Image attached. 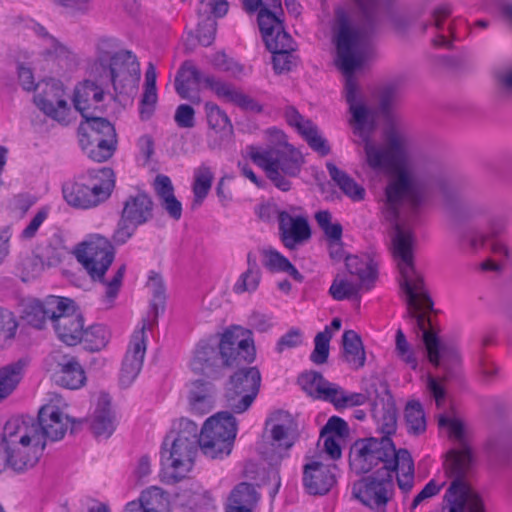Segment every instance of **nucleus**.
Segmentation results:
<instances>
[{"mask_svg":"<svg viewBox=\"0 0 512 512\" xmlns=\"http://www.w3.org/2000/svg\"><path fill=\"white\" fill-rule=\"evenodd\" d=\"M428 197L426 187L417 182L405 168H399L385 188L383 215L393 225V256L400 273L399 287L404 294L407 317L415 321L422 333L429 362L448 371L460 362L458 350L443 344L436 332L429 329L431 319L425 314L433 311L434 302L426 288L423 275L415 267L414 234L400 223L401 209L407 205L409 217H417Z\"/></svg>","mask_w":512,"mask_h":512,"instance_id":"obj_1","label":"nucleus"},{"mask_svg":"<svg viewBox=\"0 0 512 512\" xmlns=\"http://www.w3.org/2000/svg\"><path fill=\"white\" fill-rule=\"evenodd\" d=\"M332 29L337 59L346 75V101L352 114L350 123L353 125V133L364 144L366 163L373 170L394 168L400 160L397 143L393 142L391 148L373 143L371 137L375 129L374 118L371 110L357 100V83L352 77L354 71L361 68L372 53L370 37L363 29L352 27L349 14L344 7L335 9Z\"/></svg>","mask_w":512,"mask_h":512,"instance_id":"obj_2","label":"nucleus"},{"mask_svg":"<svg viewBox=\"0 0 512 512\" xmlns=\"http://www.w3.org/2000/svg\"><path fill=\"white\" fill-rule=\"evenodd\" d=\"M46 443L35 427L12 418L6 422L0 439V473L8 468L22 473L34 467L41 458Z\"/></svg>","mask_w":512,"mask_h":512,"instance_id":"obj_3","label":"nucleus"},{"mask_svg":"<svg viewBox=\"0 0 512 512\" xmlns=\"http://www.w3.org/2000/svg\"><path fill=\"white\" fill-rule=\"evenodd\" d=\"M74 254L90 278L105 285L104 301L112 303L118 295L126 267L121 265L111 280L104 281V276L115 257L111 242L101 235H92L76 246Z\"/></svg>","mask_w":512,"mask_h":512,"instance_id":"obj_4","label":"nucleus"},{"mask_svg":"<svg viewBox=\"0 0 512 512\" xmlns=\"http://www.w3.org/2000/svg\"><path fill=\"white\" fill-rule=\"evenodd\" d=\"M473 461L472 450L467 445L448 452L446 471L454 478L444 495V500L448 503V512H465L466 506L469 512H484L482 500L470 491L465 482Z\"/></svg>","mask_w":512,"mask_h":512,"instance_id":"obj_5","label":"nucleus"},{"mask_svg":"<svg viewBox=\"0 0 512 512\" xmlns=\"http://www.w3.org/2000/svg\"><path fill=\"white\" fill-rule=\"evenodd\" d=\"M252 162L264 170L273 185L283 192L291 190L290 178L297 177L304 164L302 154L289 144L282 148L260 150L251 145L247 147Z\"/></svg>","mask_w":512,"mask_h":512,"instance_id":"obj_6","label":"nucleus"},{"mask_svg":"<svg viewBox=\"0 0 512 512\" xmlns=\"http://www.w3.org/2000/svg\"><path fill=\"white\" fill-rule=\"evenodd\" d=\"M399 458L400 449L387 436L360 438L350 448V466L358 475L369 473L380 464L375 473H394Z\"/></svg>","mask_w":512,"mask_h":512,"instance_id":"obj_7","label":"nucleus"},{"mask_svg":"<svg viewBox=\"0 0 512 512\" xmlns=\"http://www.w3.org/2000/svg\"><path fill=\"white\" fill-rule=\"evenodd\" d=\"M115 186V174L111 168L88 170L73 183L63 185L67 203L76 208L89 209L107 200Z\"/></svg>","mask_w":512,"mask_h":512,"instance_id":"obj_8","label":"nucleus"},{"mask_svg":"<svg viewBox=\"0 0 512 512\" xmlns=\"http://www.w3.org/2000/svg\"><path fill=\"white\" fill-rule=\"evenodd\" d=\"M110 42V40L101 41L95 68L96 70L101 69L100 75L105 76L111 82L117 94L127 93V88H133L140 79V64L132 51L121 50L110 54L104 50V47H108Z\"/></svg>","mask_w":512,"mask_h":512,"instance_id":"obj_9","label":"nucleus"},{"mask_svg":"<svg viewBox=\"0 0 512 512\" xmlns=\"http://www.w3.org/2000/svg\"><path fill=\"white\" fill-rule=\"evenodd\" d=\"M237 435V420L229 411L209 417L200 431V449L211 459L230 455Z\"/></svg>","mask_w":512,"mask_h":512,"instance_id":"obj_10","label":"nucleus"},{"mask_svg":"<svg viewBox=\"0 0 512 512\" xmlns=\"http://www.w3.org/2000/svg\"><path fill=\"white\" fill-rule=\"evenodd\" d=\"M261 385V373L257 367L237 369L225 385L226 407L231 412H246L256 399Z\"/></svg>","mask_w":512,"mask_h":512,"instance_id":"obj_11","label":"nucleus"},{"mask_svg":"<svg viewBox=\"0 0 512 512\" xmlns=\"http://www.w3.org/2000/svg\"><path fill=\"white\" fill-rule=\"evenodd\" d=\"M153 206L152 199L144 192L129 196L123 204L120 219L112 235L114 243L125 244L139 226L149 222L153 217Z\"/></svg>","mask_w":512,"mask_h":512,"instance_id":"obj_12","label":"nucleus"},{"mask_svg":"<svg viewBox=\"0 0 512 512\" xmlns=\"http://www.w3.org/2000/svg\"><path fill=\"white\" fill-rule=\"evenodd\" d=\"M355 497L376 512H386L394 493L393 473H374L363 477L353 486Z\"/></svg>","mask_w":512,"mask_h":512,"instance_id":"obj_13","label":"nucleus"},{"mask_svg":"<svg viewBox=\"0 0 512 512\" xmlns=\"http://www.w3.org/2000/svg\"><path fill=\"white\" fill-rule=\"evenodd\" d=\"M217 345L228 366L239 367L255 360L256 350L252 332L240 326L226 329L220 335V339L217 338Z\"/></svg>","mask_w":512,"mask_h":512,"instance_id":"obj_14","label":"nucleus"},{"mask_svg":"<svg viewBox=\"0 0 512 512\" xmlns=\"http://www.w3.org/2000/svg\"><path fill=\"white\" fill-rule=\"evenodd\" d=\"M168 439L162 445V465L169 483H175L183 479L194 465L197 447L190 446L185 442L173 439L170 448L167 449Z\"/></svg>","mask_w":512,"mask_h":512,"instance_id":"obj_15","label":"nucleus"},{"mask_svg":"<svg viewBox=\"0 0 512 512\" xmlns=\"http://www.w3.org/2000/svg\"><path fill=\"white\" fill-rule=\"evenodd\" d=\"M190 367L195 374L205 376L211 380L223 376L224 369L229 366L217 345V337L201 340L196 345Z\"/></svg>","mask_w":512,"mask_h":512,"instance_id":"obj_16","label":"nucleus"},{"mask_svg":"<svg viewBox=\"0 0 512 512\" xmlns=\"http://www.w3.org/2000/svg\"><path fill=\"white\" fill-rule=\"evenodd\" d=\"M282 15L262 8L257 21L267 49L271 52L295 50L292 37L285 31Z\"/></svg>","mask_w":512,"mask_h":512,"instance_id":"obj_17","label":"nucleus"},{"mask_svg":"<svg viewBox=\"0 0 512 512\" xmlns=\"http://www.w3.org/2000/svg\"><path fill=\"white\" fill-rule=\"evenodd\" d=\"M146 350V323L143 320L141 328L133 332L122 361L120 373V383L122 386L129 387L136 380L142 370Z\"/></svg>","mask_w":512,"mask_h":512,"instance_id":"obj_18","label":"nucleus"},{"mask_svg":"<svg viewBox=\"0 0 512 512\" xmlns=\"http://www.w3.org/2000/svg\"><path fill=\"white\" fill-rule=\"evenodd\" d=\"M64 96L62 84L50 79L44 82L42 90L34 95V103L48 117L59 123H67L70 107Z\"/></svg>","mask_w":512,"mask_h":512,"instance_id":"obj_19","label":"nucleus"},{"mask_svg":"<svg viewBox=\"0 0 512 512\" xmlns=\"http://www.w3.org/2000/svg\"><path fill=\"white\" fill-rule=\"evenodd\" d=\"M74 422L75 421L65 415L59 407L55 405H45L39 410L38 421L28 422V427H35L37 432L41 435L42 441L46 442V439L59 441L65 436L68 425Z\"/></svg>","mask_w":512,"mask_h":512,"instance_id":"obj_20","label":"nucleus"},{"mask_svg":"<svg viewBox=\"0 0 512 512\" xmlns=\"http://www.w3.org/2000/svg\"><path fill=\"white\" fill-rule=\"evenodd\" d=\"M69 298L50 295L45 300H33L29 302L23 311V319L31 326L42 329L47 320L53 323L59 311L67 309Z\"/></svg>","mask_w":512,"mask_h":512,"instance_id":"obj_21","label":"nucleus"},{"mask_svg":"<svg viewBox=\"0 0 512 512\" xmlns=\"http://www.w3.org/2000/svg\"><path fill=\"white\" fill-rule=\"evenodd\" d=\"M278 231L281 242L290 250L311 238L308 219L303 215L291 216L287 211H278Z\"/></svg>","mask_w":512,"mask_h":512,"instance_id":"obj_22","label":"nucleus"},{"mask_svg":"<svg viewBox=\"0 0 512 512\" xmlns=\"http://www.w3.org/2000/svg\"><path fill=\"white\" fill-rule=\"evenodd\" d=\"M67 309L59 311L53 323L58 338L68 346H75L82 342L84 319L76 311L74 301L69 298Z\"/></svg>","mask_w":512,"mask_h":512,"instance_id":"obj_23","label":"nucleus"},{"mask_svg":"<svg viewBox=\"0 0 512 512\" xmlns=\"http://www.w3.org/2000/svg\"><path fill=\"white\" fill-rule=\"evenodd\" d=\"M336 465L313 461L304 465L303 485L311 495H325L336 483Z\"/></svg>","mask_w":512,"mask_h":512,"instance_id":"obj_24","label":"nucleus"},{"mask_svg":"<svg viewBox=\"0 0 512 512\" xmlns=\"http://www.w3.org/2000/svg\"><path fill=\"white\" fill-rule=\"evenodd\" d=\"M284 115L287 123L298 131V133L306 140L310 148L321 156H326L330 153V147L327 140L319 134L317 125L310 119H306L302 116L293 106H288L285 109Z\"/></svg>","mask_w":512,"mask_h":512,"instance_id":"obj_25","label":"nucleus"},{"mask_svg":"<svg viewBox=\"0 0 512 512\" xmlns=\"http://www.w3.org/2000/svg\"><path fill=\"white\" fill-rule=\"evenodd\" d=\"M205 84L210 88L219 98H223L245 111L261 113L263 106L249 95L243 93L240 89L236 88L233 84L227 83L216 79L213 76H208L205 79Z\"/></svg>","mask_w":512,"mask_h":512,"instance_id":"obj_26","label":"nucleus"},{"mask_svg":"<svg viewBox=\"0 0 512 512\" xmlns=\"http://www.w3.org/2000/svg\"><path fill=\"white\" fill-rule=\"evenodd\" d=\"M83 121L78 127L79 144L89 145L90 141H99L101 139L116 138L114 126L106 118L96 116L94 113L83 117Z\"/></svg>","mask_w":512,"mask_h":512,"instance_id":"obj_27","label":"nucleus"},{"mask_svg":"<svg viewBox=\"0 0 512 512\" xmlns=\"http://www.w3.org/2000/svg\"><path fill=\"white\" fill-rule=\"evenodd\" d=\"M198 68L192 63V61H185L177 71L175 76V90L177 94L182 98L191 101L192 103L198 104L200 97L198 94L192 95V91H195L201 81L205 82V78Z\"/></svg>","mask_w":512,"mask_h":512,"instance_id":"obj_28","label":"nucleus"},{"mask_svg":"<svg viewBox=\"0 0 512 512\" xmlns=\"http://www.w3.org/2000/svg\"><path fill=\"white\" fill-rule=\"evenodd\" d=\"M104 99V90L95 82L84 80L74 90L73 104L82 117L96 112L98 104Z\"/></svg>","mask_w":512,"mask_h":512,"instance_id":"obj_29","label":"nucleus"},{"mask_svg":"<svg viewBox=\"0 0 512 512\" xmlns=\"http://www.w3.org/2000/svg\"><path fill=\"white\" fill-rule=\"evenodd\" d=\"M91 429L96 437L109 438L116 429L115 415L111 409V398L102 393L94 411Z\"/></svg>","mask_w":512,"mask_h":512,"instance_id":"obj_30","label":"nucleus"},{"mask_svg":"<svg viewBox=\"0 0 512 512\" xmlns=\"http://www.w3.org/2000/svg\"><path fill=\"white\" fill-rule=\"evenodd\" d=\"M387 400L376 401L373 409V417L377 424V430L382 436L390 437L397 429V409L392 396L387 391Z\"/></svg>","mask_w":512,"mask_h":512,"instance_id":"obj_31","label":"nucleus"},{"mask_svg":"<svg viewBox=\"0 0 512 512\" xmlns=\"http://www.w3.org/2000/svg\"><path fill=\"white\" fill-rule=\"evenodd\" d=\"M345 264L348 272L358 277L361 287L366 290L373 287L377 279V267L372 259L353 255L346 257Z\"/></svg>","mask_w":512,"mask_h":512,"instance_id":"obj_32","label":"nucleus"},{"mask_svg":"<svg viewBox=\"0 0 512 512\" xmlns=\"http://www.w3.org/2000/svg\"><path fill=\"white\" fill-rule=\"evenodd\" d=\"M60 369L55 373V381L68 389H79L85 384V371L74 357L66 358L59 364Z\"/></svg>","mask_w":512,"mask_h":512,"instance_id":"obj_33","label":"nucleus"},{"mask_svg":"<svg viewBox=\"0 0 512 512\" xmlns=\"http://www.w3.org/2000/svg\"><path fill=\"white\" fill-rule=\"evenodd\" d=\"M343 358L352 368L365 365L366 355L360 335L354 330H346L342 335Z\"/></svg>","mask_w":512,"mask_h":512,"instance_id":"obj_34","label":"nucleus"},{"mask_svg":"<svg viewBox=\"0 0 512 512\" xmlns=\"http://www.w3.org/2000/svg\"><path fill=\"white\" fill-rule=\"evenodd\" d=\"M326 168L330 178L339 189L351 200L358 202L365 198V189L359 185L348 173L339 169L334 163L327 162Z\"/></svg>","mask_w":512,"mask_h":512,"instance_id":"obj_35","label":"nucleus"},{"mask_svg":"<svg viewBox=\"0 0 512 512\" xmlns=\"http://www.w3.org/2000/svg\"><path fill=\"white\" fill-rule=\"evenodd\" d=\"M26 364L24 359H19L0 368V402L16 389L23 378Z\"/></svg>","mask_w":512,"mask_h":512,"instance_id":"obj_36","label":"nucleus"},{"mask_svg":"<svg viewBox=\"0 0 512 512\" xmlns=\"http://www.w3.org/2000/svg\"><path fill=\"white\" fill-rule=\"evenodd\" d=\"M211 388L212 384L208 381L194 382V389L189 394L190 409L193 413L203 416L211 411L213 406Z\"/></svg>","mask_w":512,"mask_h":512,"instance_id":"obj_37","label":"nucleus"},{"mask_svg":"<svg viewBox=\"0 0 512 512\" xmlns=\"http://www.w3.org/2000/svg\"><path fill=\"white\" fill-rule=\"evenodd\" d=\"M495 95L499 101H512V61L496 66L493 70Z\"/></svg>","mask_w":512,"mask_h":512,"instance_id":"obj_38","label":"nucleus"},{"mask_svg":"<svg viewBox=\"0 0 512 512\" xmlns=\"http://www.w3.org/2000/svg\"><path fill=\"white\" fill-rule=\"evenodd\" d=\"M260 500V494L251 483L241 482L232 491L228 507H243L253 511Z\"/></svg>","mask_w":512,"mask_h":512,"instance_id":"obj_39","label":"nucleus"},{"mask_svg":"<svg viewBox=\"0 0 512 512\" xmlns=\"http://www.w3.org/2000/svg\"><path fill=\"white\" fill-rule=\"evenodd\" d=\"M451 208L454 217L459 221L487 217L490 213V207L480 200H464Z\"/></svg>","mask_w":512,"mask_h":512,"instance_id":"obj_40","label":"nucleus"},{"mask_svg":"<svg viewBox=\"0 0 512 512\" xmlns=\"http://www.w3.org/2000/svg\"><path fill=\"white\" fill-rule=\"evenodd\" d=\"M204 108L207 122L211 129L228 135L233 134L232 122L224 110L213 102H206Z\"/></svg>","mask_w":512,"mask_h":512,"instance_id":"obj_41","label":"nucleus"},{"mask_svg":"<svg viewBox=\"0 0 512 512\" xmlns=\"http://www.w3.org/2000/svg\"><path fill=\"white\" fill-rule=\"evenodd\" d=\"M89 145H80L83 152L93 161L102 163L110 159L117 148V137L113 139H101L90 141Z\"/></svg>","mask_w":512,"mask_h":512,"instance_id":"obj_42","label":"nucleus"},{"mask_svg":"<svg viewBox=\"0 0 512 512\" xmlns=\"http://www.w3.org/2000/svg\"><path fill=\"white\" fill-rule=\"evenodd\" d=\"M147 285L152 293L150 308L154 313V316L157 317L160 313H163L165 310L166 287L163 277L159 273L151 271L149 274Z\"/></svg>","mask_w":512,"mask_h":512,"instance_id":"obj_43","label":"nucleus"},{"mask_svg":"<svg viewBox=\"0 0 512 512\" xmlns=\"http://www.w3.org/2000/svg\"><path fill=\"white\" fill-rule=\"evenodd\" d=\"M140 497L146 512H170L169 496L161 488L152 486L144 490Z\"/></svg>","mask_w":512,"mask_h":512,"instance_id":"obj_44","label":"nucleus"},{"mask_svg":"<svg viewBox=\"0 0 512 512\" xmlns=\"http://www.w3.org/2000/svg\"><path fill=\"white\" fill-rule=\"evenodd\" d=\"M405 420L409 434L420 435L426 431V418L419 401H409L405 407Z\"/></svg>","mask_w":512,"mask_h":512,"instance_id":"obj_45","label":"nucleus"},{"mask_svg":"<svg viewBox=\"0 0 512 512\" xmlns=\"http://www.w3.org/2000/svg\"><path fill=\"white\" fill-rule=\"evenodd\" d=\"M213 179L214 175L210 167L206 164H201L194 170L193 194L194 201L199 205L207 197L211 189Z\"/></svg>","mask_w":512,"mask_h":512,"instance_id":"obj_46","label":"nucleus"},{"mask_svg":"<svg viewBox=\"0 0 512 512\" xmlns=\"http://www.w3.org/2000/svg\"><path fill=\"white\" fill-rule=\"evenodd\" d=\"M401 471V476H397V484L403 492H409L413 488L414 481V461L411 453L400 448V458L398 459L397 471Z\"/></svg>","mask_w":512,"mask_h":512,"instance_id":"obj_47","label":"nucleus"},{"mask_svg":"<svg viewBox=\"0 0 512 512\" xmlns=\"http://www.w3.org/2000/svg\"><path fill=\"white\" fill-rule=\"evenodd\" d=\"M110 339V332L105 325L96 324L84 329L82 342L89 351H99L104 348Z\"/></svg>","mask_w":512,"mask_h":512,"instance_id":"obj_48","label":"nucleus"},{"mask_svg":"<svg viewBox=\"0 0 512 512\" xmlns=\"http://www.w3.org/2000/svg\"><path fill=\"white\" fill-rule=\"evenodd\" d=\"M33 31L37 36L45 39L49 44V47H47L43 51L44 57H46V58L55 57V58H65V59L69 58V55L71 54V51L69 50V48L67 46H65L64 44H62L61 42H59L54 36L50 35L49 32L47 31V29L43 25H41L39 23L34 24Z\"/></svg>","mask_w":512,"mask_h":512,"instance_id":"obj_49","label":"nucleus"},{"mask_svg":"<svg viewBox=\"0 0 512 512\" xmlns=\"http://www.w3.org/2000/svg\"><path fill=\"white\" fill-rule=\"evenodd\" d=\"M315 220L321 230L324 232L328 241L332 244H337V242H341L343 228L342 225L337 223H332V214L328 210H320L315 214Z\"/></svg>","mask_w":512,"mask_h":512,"instance_id":"obj_50","label":"nucleus"},{"mask_svg":"<svg viewBox=\"0 0 512 512\" xmlns=\"http://www.w3.org/2000/svg\"><path fill=\"white\" fill-rule=\"evenodd\" d=\"M175 439L179 442H185L190 446L200 448V432L198 425L187 418L180 419Z\"/></svg>","mask_w":512,"mask_h":512,"instance_id":"obj_51","label":"nucleus"},{"mask_svg":"<svg viewBox=\"0 0 512 512\" xmlns=\"http://www.w3.org/2000/svg\"><path fill=\"white\" fill-rule=\"evenodd\" d=\"M332 338V334L329 331L328 326L324 331L317 333L314 338V350L310 355V360L315 364H324L327 362L329 357V343Z\"/></svg>","mask_w":512,"mask_h":512,"instance_id":"obj_52","label":"nucleus"},{"mask_svg":"<svg viewBox=\"0 0 512 512\" xmlns=\"http://www.w3.org/2000/svg\"><path fill=\"white\" fill-rule=\"evenodd\" d=\"M395 352L397 357L407 364L411 369L416 370L418 367V360L415 356L414 350L408 343L404 332L398 329L396 332V347Z\"/></svg>","mask_w":512,"mask_h":512,"instance_id":"obj_53","label":"nucleus"},{"mask_svg":"<svg viewBox=\"0 0 512 512\" xmlns=\"http://www.w3.org/2000/svg\"><path fill=\"white\" fill-rule=\"evenodd\" d=\"M360 288H362L360 285L336 277L329 288V293L333 299L342 301L357 296Z\"/></svg>","mask_w":512,"mask_h":512,"instance_id":"obj_54","label":"nucleus"},{"mask_svg":"<svg viewBox=\"0 0 512 512\" xmlns=\"http://www.w3.org/2000/svg\"><path fill=\"white\" fill-rule=\"evenodd\" d=\"M295 442L291 428L284 424H274L271 428V444L276 448L290 449Z\"/></svg>","mask_w":512,"mask_h":512,"instance_id":"obj_55","label":"nucleus"},{"mask_svg":"<svg viewBox=\"0 0 512 512\" xmlns=\"http://www.w3.org/2000/svg\"><path fill=\"white\" fill-rule=\"evenodd\" d=\"M217 22L214 18L207 16L198 23L196 29V38L202 46H210L216 36Z\"/></svg>","mask_w":512,"mask_h":512,"instance_id":"obj_56","label":"nucleus"},{"mask_svg":"<svg viewBox=\"0 0 512 512\" xmlns=\"http://www.w3.org/2000/svg\"><path fill=\"white\" fill-rule=\"evenodd\" d=\"M325 378L320 372L309 371L302 373L298 379L302 389L311 396H316L323 388Z\"/></svg>","mask_w":512,"mask_h":512,"instance_id":"obj_57","label":"nucleus"},{"mask_svg":"<svg viewBox=\"0 0 512 512\" xmlns=\"http://www.w3.org/2000/svg\"><path fill=\"white\" fill-rule=\"evenodd\" d=\"M261 253L264 267L271 272H284L290 262L287 257L272 248L263 249Z\"/></svg>","mask_w":512,"mask_h":512,"instance_id":"obj_58","label":"nucleus"},{"mask_svg":"<svg viewBox=\"0 0 512 512\" xmlns=\"http://www.w3.org/2000/svg\"><path fill=\"white\" fill-rule=\"evenodd\" d=\"M295 50H286L274 52L272 57L273 69L275 73L282 74L289 72L297 64V57L294 55Z\"/></svg>","mask_w":512,"mask_h":512,"instance_id":"obj_59","label":"nucleus"},{"mask_svg":"<svg viewBox=\"0 0 512 512\" xmlns=\"http://www.w3.org/2000/svg\"><path fill=\"white\" fill-rule=\"evenodd\" d=\"M334 435L335 437L345 438L349 435V427L347 422L338 416H332L320 431V437Z\"/></svg>","mask_w":512,"mask_h":512,"instance_id":"obj_60","label":"nucleus"},{"mask_svg":"<svg viewBox=\"0 0 512 512\" xmlns=\"http://www.w3.org/2000/svg\"><path fill=\"white\" fill-rule=\"evenodd\" d=\"M214 507L211 494L200 485L193 499L188 502V508L194 512H209Z\"/></svg>","mask_w":512,"mask_h":512,"instance_id":"obj_61","label":"nucleus"},{"mask_svg":"<svg viewBox=\"0 0 512 512\" xmlns=\"http://www.w3.org/2000/svg\"><path fill=\"white\" fill-rule=\"evenodd\" d=\"M157 100V88L144 87L139 107L140 118L142 120H148L152 116Z\"/></svg>","mask_w":512,"mask_h":512,"instance_id":"obj_62","label":"nucleus"},{"mask_svg":"<svg viewBox=\"0 0 512 512\" xmlns=\"http://www.w3.org/2000/svg\"><path fill=\"white\" fill-rule=\"evenodd\" d=\"M261 276V273H257V276H252L249 271H244L233 286L234 292L241 294L244 292L252 293L256 291L259 287Z\"/></svg>","mask_w":512,"mask_h":512,"instance_id":"obj_63","label":"nucleus"},{"mask_svg":"<svg viewBox=\"0 0 512 512\" xmlns=\"http://www.w3.org/2000/svg\"><path fill=\"white\" fill-rule=\"evenodd\" d=\"M212 64L219 70L229 72L233 76H238L243 72V66L229 58L224 52H217L212 59Z\"/></svg>","mask_w":512,"mask_h":512,"instance_id":"obj_64","label":"nucleus"}]
</instances>
